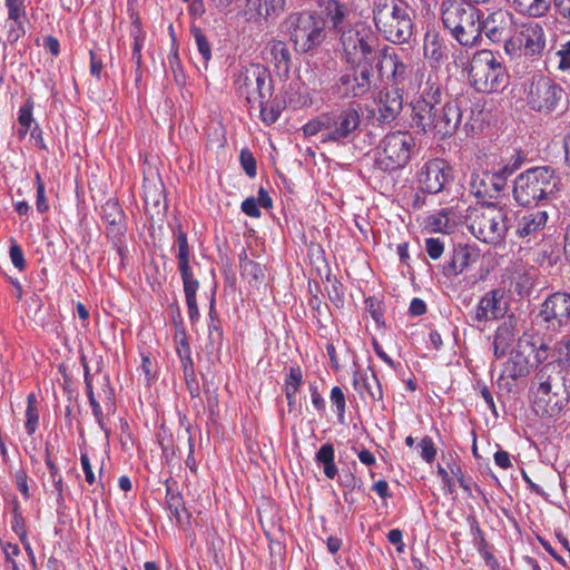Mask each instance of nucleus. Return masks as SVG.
<instances>
[{
	"instance_id": "obj_31",
	"label": "nucleus",
	"mask_w": 570,
	"mask_h": 570,
	"mask_svg": "<svg viewBox=\"0 0 570 570\" xmlns=\"http://www.w3.org/2000/svg\"><path fill=\"white\" fill-rule=\"evenodd\" d=\"M269 55L277 68H288L291 53L283 40L274 39L269 42Z\"/></svg>"
},
{
	"instance_id": "obj_55",
	"label": "nucleus",
	"mask_w": 570,
	"mask_h": 570,
	"mask_svg": "<svg viewBox=\"0 0 570 570\" xmlns=\"http://www.w3.org/2000/svg\"><path fill=\"white\" fill-rule=\"evenodd\" d=\"M316 38H294V48L299 52H306L316 45Z\"/></svg>"
},
{
	"instance_id": "obj_8",
	"label": "nucleus",
	"mask_w": 570,
	"mask_h": 570,
	"mask_svg": "<svg viewBox=\"0 0 570 570\" xmlns=\"http://www.w3.org/2000/svg\"><path fill=\"white\" fill-rule=\"evenodd\" d=\"M554 170L550 167H535L520 174L514 180L513 196L521 206H529L554 191Z\"/></svg>"
},
{
	"instance_id": "obj_7",
	"label": "nucleus",
	"mask_w": 570,
	"mask_h": 570,
	"mask_svg": "<svg viewBox=\"0 0 570 570\" xmlns=\"http://www.w3.org/2000/svg\"><path fill=\"white\" fill-rule=\"evenodd\" d=\"M469 73L473 87L480 92L502 91L509 83L504 66L488 50L473 56Z\"/></svg>"
},
{
	"instance_id": "obj_46",
	"label": "nucleus",
	"mask_w": 570,
	"mask_h": 570,
	"mask_svg": "<svg viewBox=\"0 0 570 570\" xmlns=\"http://www.w3.org/2000/svg\"><path fill=\"white\" fill-rule=\"evenodd\" d=\"M137 0H128L127 1V11L129 13V18L132 24V29L130 31L131 35H137L141 32V23L139 19V14L136 11Z\"/></svg>"
},
{
	"instance_id": "obj_11",
	"label": "nucleus",
	"mask_w": 570,
	"mask_h": 570,
	"mask_svg": "<svg viewBox=\"0 0 570 570\" xmlns=\"http://www.w3.org/2000/svg\"><path fill=\"white\" fill-rule=\"evenodd\" d=\"M373 19L384 36H412L413 23L407 8L397 0H375Z\"/></svg>"
},
{
	"instance_id": "obj_40",
	"label": "nucleus",
	"mask_w": 570,
	"mask_h": 570,
	"mask_svg": "<svg viewBox=\"0 0 570 570\" xmlns=\"http://www.w3.org/2000/svg\"><path fill=\"white\" fill-rule=\"evenodd\" d=\"M421 458L426 463H432L436 456V449L431 436H424L420 442Z\"/></svg>"
},
{
	"instance_id": "obj_23",
	"label": "nucleus",
	"mask_w": 570,
	"mask_h": 570,
	"mask_svg": "<svg viewBox=\"0 0 570 570\" xmlns=\"http://www.w3.org/2000/svg\"><path fill=\"white\" fill-rule=\"evenodd\" d=\"M517 321L509 316L495 331L493 340V351L495 357H503L512 347L515 341Z\"/></svg>"
},
{
	"instance_id": "obj_25",
	"label": "nucleus",
	"mask_w": 570,
	"mask_h": 570,
	"mask_svg": "<svg viewBox=\"0 0 570 570\" xmlns=\"http://www.w3.org/2000/svg\"><path fill=\"white\" fill-rule=\"evenodd\" d=\"M549 215L546 210L537 209L525 213L518 220L517 234L520 237H535L543 230L548 223Z\"/></svg>"
},
{
	"instance_id": "obj_18",
	"label": "nucleus",
	"mask_w": 570,
	"mask_h": 570,
	"mask_svg": "<svg viewBox=\"0 0 570 570\" xmlns=\"http://www.w3.org/2000/svg\"><path fill=\"white\" fill-rule=\"evenodd\" d=\"M177 259H178V269L180 272V276L183 278L184 284V293L186 299L196 298V293L199 287V283L196 278H194L189 258H190V249L188 245V239L186 233L179 230L177 235Z\"/></svg>"
},
{
	"instance_id": "obj_39",
	"label": "nucleus",
	"mask_w": 570,
	"mask_h": 570,
	"mask_svg": "<svg viewBox=\"0 0 570 570\" xmlns=\"http://www.w3.org/2000/svg\"><path fill=\"white\" fill-rule=\"evenodd\" d=\"M267 104L268 100L263 101L262 105L257 104L253 112L258 111L262 121L266 125H272L278 119L279 111L272 106L269 107Z\"/></svg>"
},
{
	"instance_id": "obj_48",
	"label": "nucleus",
	"mask_w": 570,
	"mask_h": 570,
	"mask_svg": "<svg viewBox=\"0 0 570 570\" xmlns=\"http://www.w3.org/2000/svg\"><path fill=\"white\" fill-rule=\"evenodd\" d=\"M242 210L249 217L258 218L261 210L255 197H248L242 203Z\"/></svg>"
},
{
	"instance_id": "obj_4",
	"label": "nucleus",
	"mask_w": 570,
	"mask_h": 570,
	"mask_svg": "<svg viewBox=\"0 0 570 570\" xmlns=\"http://www.w3.org/2000/svg\"><path fill=\"white\" fill-rule=\"evenodd\" d=\"M361 107L351 104L340 110L324 112L303 126L305 136L320 135L321 142L344 145L352 141L360 130Z\"/></svg>"
},
{
	"instance_id": "obj_45",
	"label": "nucleus",
	"mask_w": 570,
	"mask_h": 570,
	"mask_svg": "<svg viewBox=\"0 0 570 570\" xmlns=\"http://www.w3.org/2000/svg\"><path fill=\"white\" fill-rule=\"evenodd\" d=\"M9 256L12 265L19 271H23L26 267L24 255L21 247L17 243H12L9 249Z\"/></svg>"
},
{
	"instance_id": "obj_51",
	"label": "nucleus",
	"mask_w": 570,
	"mask_h": 570,
	"mask_svg": "<svg viewBox=\"0 0 570 570\" xmlns=\"http://www.w3.org/2000/svg\"><path fill=\"white\" fill-rule=\"evenodd\" d=\"M12 531L20 538L21 541L26 540L27 531L24 528V520L21 514L16 513L11 522Z\"/></svg>"
},
{
	"instance_id": "obj_10",
	"label": "nucleus",
	"mask_w": 570,
	"mask_h": 570,
	"mask_svg": "<svg viewBox=\"0 0 570 570\" xmlns=\"http://www.w3.org/2000/svg\"><path fill=\"white\" fill-rule=\"evenodd\" d=\"M517 353L531 366L543 362L570 361V337L563 336L551 350L541 337L532 332H524L517 343Z\"/></svg>"
},
{
	"instance_id": "obj_62",
	"label": "nucleus",
	"mask_w": 570,
	"mask_h": 570,
	"mask_svg": "<svg viewBox=\"0 0 570 570\" xmlns=\"http://www.w3.org/2000/svg\"><path fill=\"white\" fill-rule=\"evenodd\" d=\"M255 198L257 200L258 207H263L266 209L272 208L273 200L264 188H259L257 197Z\"/></svg>"
},
{
	"instance_id": "obj_33",
	"label": "nucleus",
	"mask_w": 570,
	"mask_h": 570,
	"mask_svg": "<svg viewBox=\"0 0 570 570\" xmlns=\"http://www.w3.org/2000/svg\"><path fill=\"white\" fill-rule=\"evenodd\" d=\"M39 424V411L37 397L33 393L27 396L24 429L29 435L35 434Z\"/></svg>"
},
{
	"instance_id": "obj_60",
	"label": "nucleus",
	"mask_w": 570,
	"mask_h": 570,
	"mask_svg": "<svg viewBox=\"0 0 570 570\" xmlns=\"http://www.w3.org/2000/svg\"><path fill=\"white\" fill-rule=\"evenodd\" d=\"M409 309L411 315L420 316L426 312V305L423 299L415 297L412 299Z\"/></svg>"
},
{
	"instance_id": "obj_52",
	"label": "nucleus",
	"mask_w": 570,
	"mask_h": 570,
	"mask_svg": "<svg viewBox=\"0 0 570 570\" xmlns=\"http://www.w3.org/2000/svg\"><path fill=\"white\" fill-rule=\"evenodd\" d=\"M438 475L440 476L448 493L453 494L455 492V484L450 476V473L441 465H438Z\"/></svg>"
},
{
	"instance_id": "obj_49",
	"label": "nucleus",
	"mask_w": 570,
	"mask_h": 570,
	"mask_svg": "<svg viewBox=\"0 0 570 570\" xmlns=\"http://www.w3.org/2000/svg\"><path fill=\"white\" fill-rule=\"evenodd\" d=\"M168 508L177 521L181 520L180 510L183 508L181 498L176 494L167 493Z\"/></svg>"
},
{
	"instance_id": "obj_27",
	"label": "nucleus",
	"mask_w": 570,
	"mask_h": 570,
	"mask_svg": "<svg viewBox=\"0 0 570 570\" xmlns=\"http://www.w3.org/2000/svg\"><path fill=\"white\" fill-rule=\"evenodd\" d=\"M315 462L323 468L325 476L330 480L335 479L338 469L335 464V450L332 443L323 444L315 454Z\"/></svg>"
},
{
	"instance_id": "obj_19",
	"label": "nucleus",
	"mask_w": 570,
	"mask_h": 570,
	"mask_svg": "<svg viewBox=\"0 0 570 570\" xmlns=\"http://www.w3.org/2000/svg\"><path fill=\"white\" fill-rule=\"evenodd\" d=\"M523 156L520 151L513 150L500 156L499 160L491 166V188L501 191L508 177L513 175L522 165Z\"/></svg>"
},
{
	"instance_id": "obj_3",
	"label": "nucleus",
	"mask_w": 570,
	"mask_h": 570,
	"mask_svg": "<svg viewBox=\"0 0 570 570\" xmlns=\"http://www.w3.org/2000/svg\"><path fill=\"white\" fill-rule=\"evenodd\" d=\"M347 62L356 65L343 72L336 85V94L343 98H361L372 86V62L380 55L377 38H343Z\"/></svg>"
},
{
	"instance_id": "obj_38",
	"label": "nucleus",
	"mask_w": 570,
	"mask_h": 570,
	"mask_svg": "<svg viewBox=\"0 0 570 570\" xmlns=\"http://www.w3.org/2000/svg\"><path fill=\"white\" fill-rule=\"evenodd\" d=\"M240 272L243 276L254 281H258L264 277L261 265L247 258L240 262Z\"/></svg>"
},
{
	"instance_id": "obj_15",
	"label": "nucleus",
	"mask_w": 570,
	"mask_h": 570,
	"mask_svg": "<svg viewBox=\"0 0 570 570\" xmlns=\"http://www.w3.org/2000/svg\"><path fill=\"white\" fill-rule=\"evenodd\" d=\"M538 379V385L532 389V407L538 415L553 416L563 407L564 399L552 392L549 377L541 374Z\"/></svg>"
},
{
	"instance_id": "obj_53",
	"label": "nucleus",
	"mask_w": 570,
	"mask_h": 570,
	"mask_svg": "<svg viewBox=\"0 0 570 570\" xmlns=\"http://www.w3.org/2000/svg\"><path fill=\"white\" fill-rule=\"evenodd\" d=\"M80 463H81L82 471L85 473L86 481L89 484H94L96 479H95L94 471L91 469L90 460L86 453H81Z\"/></svg>"
},
{
	"instance_id": "obj_59",
	"label": "nucleus",
	"mask_w": 570,
	"mask_h": 570,
	"mask_svg": "<svg viewBox=\"0 0 570 570\" xmlns=\"http://www.w3.org/2000/svg\"><path fill=\"white\" fill-rule=\"evenodd\" d=\"M2 550L8 562L16 561L14 558L20 554V549L16 543H3Z\"/></svg>"
},
{
	"instance_id": "obj_6",
	"label": "nucleus",
	"mask_w": 570,
	"mask_h": 570,
	"mask_svg": "<svg viewBox=\"0 0 570 570\" xmlns=\"http://www.w3.org/2000/svg\"><path fill=\"white\" fill-rule=\"evenodd\" d=\"M508 209L495 204L473 208L468 215V227L483 243L498 244L508 232Z\"/></svg>"
},
{
	"instance_id": "obj_17",
	"label": "nucleus",
	"mask_w": 570,
	"mask_h": 570,
	"mask_svg": "<svg viewBox=\"0 0 570 570\" xmlns=\"http://www.w3.org/2000/svg\"><path fill=\"white\" fill-rule=\"evenodd\" d=\"M463 218V209L455 205L428 215L423 226L430 233L452 234L462 225Z\"/></svg>"
},
{
	"instance_id": "obj_1",
	"label": "nucleus",
	"mask_w": 570,
	"mask_h": 570,
	"mask_svg": "<svg viewBox=\"0 0 570 570\" xmlns=\"http://www.w3.org/2000/svg\"><path fill=\"white\" fill-rule=\"evenodd\" d=\"M355 19L356 16L347 4L338 0H323L316 11L304 10L288 14L281 27L282 32L291 36H361L366 28Z\"/></svg>"
},
{
	"instance_id": "obj_63",
	"label": "nucleus",
	"mask_w": 570,
	"mask_h": 570,
	"mask_svg": "<svg viewBox=\"0 0 570 570\" xmlns=\"http://www.w3.org/2000/svg\"><path fill=\"white\" fill-rule=\"evenodd\" d=\"M373 348L375 354L390 367L395 368V362L384 352L383 347L377 343V341H373Z\"/></svg>"
},
{
	"instance_id": "obj_43",
	"label": "nucleus",
	"mask_w": 570,
	"mask_h": 570,
	"mask_svg": "<svg viewBox=\"0 0 570 570\" xmlns=\"http://www.w3.org/2000/svg\"><path fill=\"white\" fill-rule=\"evenodd\" d=\"M425 250L430 258L439 259L444 252V244L439 238H426L425 239Z\"/></svg>"
},
{
	"instance_id": "obj_22",
	"label": "nucleus",
	"mask_w": 570,
	"mask_h": 570,
	"mask_svg": "<svg viewBox=\"0 0 570 570\" xmlns=\"http://www.w3.org/2000/svg\"><path fill=\"white\" fill-rule=\"evenodd\" d=\"M8 12L10 36H26L29 24L24 0H3Z\"/></svg>"
},
{
	"instance_id": "obj_57",
	"label": "nucleus",
	"mask_w": 570,
	"mask_h": 570,
	"mask_svg": "<svg viewBox=\"0 0 570 570\" xmlns=\"http://www.w3.org/2000/svg\"><path fill=\"white\" fill-rule=\"evenodd\" d=\"M558 55L560 56L559 68L570 70V40L558 51Z\"/></svg>"
},
{
	"instance_id": "obj_35",
	"label": "nucleus",
	"mask_w": 570,
	"mask_h": 570,
	"mask_svg": "<svg viewBox=\"0 0 570 570\" xmlns=\"http://www.w3.org/2000/svg\"><path fill=\"white\" fill-rule=\"evenodd\" d=\"M255 6L259 16L273 18L283 12L285 0H255Z\"/></svg>"
},
{
	"instance_id": "obj_58",
	"label": "nucleus",
	"mask_w": 570,
	"mask_h": 570,
	"mask_svg": "<svg viewBox=\"0 0 570 570\" xmlns=\"http://www.w3.org/2000/svg\"><path fill=\"white\" fill-rule=\"evenodd\" d=\"M353 450L356 452L358 460L366 466H372L376 463L375 455L367 449H362L357 451L355 448Z\"/></svg>"
},
{
	"instance_id": "obj_37",
	"label": "nucleus",
	"mask_w": 570,
	"mask_h": 570,
	"mask_svg": "<svg viewBox=\"0 0 570 570\" xmlns=\"http://www.w3.org/2000/svg\"><path fill=\"white\" fill-rule=\"evenodd\" d=\"M331 403L336 407L337 419L340 422L344 421L346 402L343 390L340 386H334L330 394Z\"/></svg>"
},
{
	"instance_id": "obj_12",
	"label": "nucleus",
	"mask_w": 570,
	"mask_h": 570,
	"mask_svg": "<svg viewBox=\"0 0 570 570\" xmlns=\"http://www.w3.org/2000/svg\"><path fill=\"white\" fill-rule=\"evenodd\" d=\"M470 4L452 2L442 11V22L453 36L478 32L480 10Z\"/></svg>"
},
{
	"instance_id": "obj_14",
	"label": "nucleus",
	"mask_w": 570,
	"mask_h": 570,
	"mask_svg": "<svg viewBox=\"0 0 570 570\" xmlns=\"http://www.w3.org/2000/svg\"><path fill=\"white\" fill-rule=\"evenodd\" d=\"M417 180L423 191L436 194L452 180V168L443 159H432L420 169Z\"/></svg>"
},
{
	"instance_id": "obj_29",
	"label": "nucleus",
	"mask_w": 570,
	"mask_h": 570,
	"mask_svg": "<svg viewBox=\"0 0 570 570\" xmlns=\"http://www.w3.org/2000/svg\"><path fill=\"white\" fill-rule=\"evenodd\" d=\"M33 100L28 98L23 105L19 108L18 111V122L20 128L18 130V135L22 138L27 135L29 130H32V134L39 129L35 118H33Z\"/></svg>"
},
{
	"instance_id": "obj_5",
	"label": "nucleus",
	"mask_w": 570,
	"mask_h": 570,
	"mask_svg": "<svg viewBox=\"0 0 570 570\" xmlns=\"http://www.w3.org/2000/svg\"><path fill=\"white\" fill-rule=\"evenodd\" d=\"M234 88L252 115L256 105L269 100L272 85L267 69L259 63L242 66L234 79Z\"/></svg>"
},
{
	"instance_id": "obj_41",
	"label": "nucleus",
	"mask_w": 570,
	"mask_h": 570,
	"mask_svg": "<svg viewBox=\"0 0 570 570\" xmlns=\"http://www.w3.org/2000/svg\"><path fill=\"white\" fill-rule=\"evenodd\" d=\"M239 160H240L244 171L249 177H255L257 171H256V160H255L253 154L248 149H242L240 155H239Z\"/></svg>"
},
{
	"instance_id": "obj_20",
	"label": "nucleus",
	"mask_w": 570,
	"mask_h": 570,
	"mask_svg": "<svg viewBox=\"0 0 570 570\" xmlns=\"http://www.w3.org/2000/svg\"><path fill=\"white\" fill-rule=\"evenodd\" d=\"M508 304L504 299V293L494 289L487 293L480 301L475 309L474 320L478 322H488L504 316Z\"/></svg>"
},
{
	"instance_id": "obj_44",
	"label": "nucleus",
	"mask_w": 570,
	"mask_h": 570,
	"mask_svg": "<svg viewBox=\"0 0 570 570\" xmlns=\"http://www.w3.org/2000/svg\"><path fill=\"white\" fill-rule=\"evenodd\" d=\"M36 183H37V202H36L37 209L40 213H45L48 210L49 206H48L47 199H46L45 185L42 183V179H41V176L39 173H36Z\"/></svg>"
},
{
	"instance_id": "obj_16",
	"label": "nucleus",
	"mask_w": 570,
	"mask_h": 570,
	"mask_svg": "<svg viewBox=\"0 0 570 570\" xmlns=\"http://www.w3.org/2000/svg\"><path fill=\"white\" fill-rule=\"evenodd\" d=\"M548 327L557 328L570 321V294L557 292L550 295L543 303L539 313Z\"/></svg>"
},
{
	"instance_id": "obj_30",
	"label": "nucleus",
	"mask_w": 570,
	"mask_h": 570,
	"mask_svg": "<svg viewBox=\"0 0 570 570\" xmlns=\"http://www.w3.org/2000/svg\"><path fill=\"white\" fill-rule=\"evenodd\" d=\"M522 46L524 47L525 55H534L543 49L544 41L543 38H509L504 43V48L509 53L521 49Z\"/></svg>"
},
{
	"instance_id": "obj_28",
	"label": "nucleus",
	"mask_w": 570,
	"mask_h": 570,
	"mask_svg": "<svg viewBox=\"0 0 570 570\" xmlns=\"http://www.w3.org/2000/svg\"><path fill=\"white\" fill-rule=\"evenodd\" d=\"M551 0H512V7L521 14L543 17L550 9Z\"/></svg>"
},
{
	"instance_id": "obj_32",
	"label": "nucleus",
	"mask_w": 570,
	"mask_h": 570,
	"mask_svg": "<svg viewBox=\"0 0 570 570\" xmlns=\"http://www.w3.org/2000/svg\"><path fill=\"white\" fill-rule=\"evenodd\" d=\"M487 180L491 183V170L483 173L482 175L473 173L470 178V191L480 199H484L487 196H491V188L488 186Z\"/></svg>"
},
{
	"instance_id": "obj_21",
	"label": "nucleus",
	"mask_w": 570,
	"mask_h": 570,
	"mask_svg": "<svg viewBox=\"0 0 570 570\" xmlns=\"http://www.w3.org/2000/svg\"><path fill=\"white\" fill-rule=\"evenodd\" d=\"M476 36H501L511 33L514 26L513 14L504 9H498L488 14L483 20L479 17Z\"/></svg>"
},
{
	"instance_id": "obj_61",
	"label": "nucleus",
	"mask_w": 570,
	"mask_h": 570,
	"mask_svg": "<svg viewBox=\"0 0 570 570\" xmlns=\"http://www.w3.org/2000/svg\"><path fill=\"white\" fill-rule=\"evenodd\" d=\"M51 483L55 488L57 502L60 504L63 502L65 484L61 475L51 478Z\"/></svg>"
},
{
	"instance_id": "obj_36",
	"label": "nucleus",
	"mask_w": 570,
	"mask_h": 570,
	"mask_svg": "<svg viewBox=\"0 0 570 570\" xmlns=\"http://www.w3.org/2000/svg\"><path fill=\"white\" fill-rule=\"evenodd\" d=\"M303 383V373L299 366H292L285 379V392L297 394Z\"/></svg>"
},
{
	"instance_id": "obj_42",
	"label": "nucleus",
	"mask_w": 570,
	"mask_h": 570,
	"mask_svg": "<svg viewBox=\"0 0 570 570\" xmlns=\"http://www.w3.org/2000/svg\"><path fill=\"white\" fill-rule=\"evenodd\" d=\"M86 384H87V396H88L89 404H90L91 410H92V414L95 415L97 422L100 425H102V420H104L102 410H101V406L99 405L98 401L96 400V397L94 395V390H92V386H91L87 375H86Z\"/></svg>"
},
{
	"instance_id": "obj_54",
	"label": "nucleus",
	"mask_w": 570,
	"mask_h": 570,
	"mask_svg": "<svg viewBox=\"0 0 570 570\" xmlns=\"http://www.w3.org/2000/svg\"><path fill=\"white\" fill-rule=\"evenodd\" d=\"M354 386L356 390L362 392L366 390L372 397H375V394L370 390V384L367 382V376L364 373L355 372L354 373Z\"/></svg>"
},
{
	"instance_id": "obj_34",
	"label": "nucleus",
	"mask_w": 570,
	"mask_h": 570,
	"mask_svg": "<svg viewBox=\"0 0 570 570\" xmlns=\"http://www.w3.org/2000/svg\"><path fill=\"white\" fill-rule=\"evenodd\" d=\"M442 38H425L424 41V56L425 58L439 62L446 57V48L443 45Z\"/></svg>"
},
{
	"instance_id": "obj_64",
	"label": "nucleus",
	"mask_w": 570,
	"mask_h": 570,
	"mask_svg": "<svg viewBox=\"0 0 570 570\" xmlns=\"http://www.w3.org/2000/svg\"><path fill=\"white\" fill-rule=\"evenodd\" d=\"M494 462L501 469H508L511 466L510 455L505 451H498L494 454Z\"/></svg>"
},
{
	"instance_id": "obj_56",
	"label": "nucleus",
	"mask_w": 570,
	"mask_h": 570,
	"mask_svg": "<svg viewBox=\"0 0 570 570\" xmlns=\"http://www.w3.org/2000/svg\"><path fill=\"white\" fill-rule=\"evenodd\" d=\"M196 45L199 53L202 55L205 63H207L212 58L210 46L207 41V38H196Z\"/></svg>"
},
{
	"instance_id": "obj_9",
	"label": "nucleus",
	"mask_w": 570,
	"mask_h": 570,
	"mask_svg": "<svg viewBox=\"0 0 570 570\" xmlns=\"http://www.w3.org/2000/svg\"><path fill=\"white\" fill-rule=\"evenodd\" d=\"M415 147L414 137L407 131H392L384 136L375 153V166L383 171L404 168Z\"/></svg>"
},
{
	"instance_id": "obj_26",
	"label": "nucleus",
	"mask_w": 570,
	"mask_h": 570,
	"mask_svg": "<svg viewBox=\"0 0 570 570\" xmlns=\"http://www.w3.org/2000/svg\"><path fill=\"white\" fill-rule=\"evenodd\" d=\"M402 109V97L396 91L386 92L379 101V118L384 122L395 119Z\"/></svg>"
},
{
	"instance_id": "obj_2",
	"label": "nucleus",
	"mask_w": 570,
	"mask_h": 570,
	"mask_svg": "<svg viewBox=\"0 0 570 570\" xmlns=\"http://www.w3.org/2000/svg\"><path fill=\"white\" fill-rule=\"evenodd\" d=\"M441 88L436 77L429 75L412 101V119L422 131H433L442 137L452 135L459 127L462 112L458 100H450L441 109Z\"/></svg>"
},
{
	"instance_id": "obj_24",
	"label": "nucleus",
	"mask_w": 570,
	"mask_h": 570,
	"mask_svg": "<svg viewBox=\"0 0 570 570\" xmlns=\"http://www.w3.org/2000/svg\"><path fill=\"white\" fill-rule=\"evenodd\" d=\"M104 223L106 224L107 235L111 238H118L125 233L124 212L118 202L108 199L102 206Z\"/></svg>"
},
{
	"instance_id": "obj_50",
	"label": "nucleus",
	"mask_w": 570,
	"mask_h": 570,
	"mask_svg": "<svg viewBox=\"0 0 570 570\" xmlns=\"http://www.w3.org/2000/svg\"><path fill=\"white\" fill-rule=\"evenodd\" d=\"M542 26L535 21H529L522 24L520 36H543Z\"/></svg>"
},
{
	"instance_id": "obj_13",
	"label": "nucleus",
	"mask_w": 570,
	"mask_h": 570,
	"mask_svg": "<svg viewBox=\"0 0 570 570\" xmlns=\"http://www.w3.org/2000/svg\"><path fill=\"white\" fill-rule=\"evenodd\" d=\"M563 89L547 77L533 79L529 87L527 102L531 109L549 114L563 98Z\"/></svg>"
},
{
	"instance_id": "obj_47",
	"label": "nucleus",
	"mask_w": 570,
	"mask_h": 570,
	"mask_svg": "<svg viewBox=\"0 0 570 570\" xmlns=\"http://www.w3.org/2000/svg\"><path fill=\"white\" fill-rule=\"evenodd\" d=\"M14 483L17 489L23 495L24 499H29L31 493L28 487V475L24 470H19L14 474Z\"/></svg>"
}]
</instances>
